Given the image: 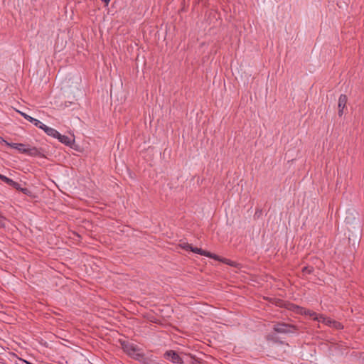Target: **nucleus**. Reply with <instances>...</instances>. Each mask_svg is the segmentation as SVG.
Here are the masks:
<instances>
[{
    "instance_id": "17",
    "label": "nucleus",
    "mask_w": 364,
    "mask_h": 364,
    "mask_svg": "<svg viewBox=\"0 0 364 364\" xmlns=\"http://www.w3.org/2000/svg\"><path fill=\"white\" fill-rule=\"evenodd\" d=\"M102 1H103L106 6H107L110 1V0H102Z\"/></svg>"
},
{
    "instance_id": "14",
    "label": "nucleus",
    "mask_w": 364,
    "mask_h": 364,
    "mask_svg": "<svg viewBox=\"0 0 364 364\" xmlns=\"http://www.w3.org/2000/svg\"><path fill=\"white\" fill-rule=\"evenodd\" d=\"M303 271L304 272H307L308 273H310V272H311L312 269L311 268L309 269L308 267H305V268H304Z\"/></svg>"
},
{
    "instance_id": "2",
    "label": "nucleus",
    "mask_w": 364,
    "mask_h": 364,
    "mask_svg": "<svg viewBox=\"0 0 364 364\" xmlns=\"http://www.w3.org/2000/svg\"><path fill=\"white\" fill-rule=\"evenodd\" d=\"M6 145L17 150L19 153L27 154L31 156H36L40 154V151L37 148L24 144L6 142Z\"/></svg>"
},
{
    "instance_id": "13",
    "label": "nucleus",
    "mask_w": 364,
    "mask_h": 364,
    "mask_svg": "<svg viewBox=\"0 0 364 364\" xmlns=\"http://www.w3.org/2000/svg\"><path fill=\"white\" fill-rule=\"evenodd\" d=\"M5 225V218L0 215V227Z\"/></svg>"
},
{
    "instance_id": "7",
    "label": "nucleus",
    "mask_w": 364,
    "mask_h": 364,
    "mask_svg": "<svg viewBox=\"0 0 364 364\" xmlns=\"http://www.w3.org/2000/svg\"><path fill=\"white\" fill-rule=\"evenodd\" d=\"M41 129H43L48 136L53 138L57 139V137L60 136V133L56 129L49 127L46 124H44Z\"/></svg>"
},
{
    "instance_id": "3",
    "label": "nucleus",
    "mask_w": 364,
    "mask_h": 364,
    "mask_svg": "<svg viewBox=\"0 0 364 364\" xmlns=\"http://www.w3.org/2000/svg\"><path fill=\"white\" fill-rule=\"evenodd\" d=\"M182 247H183V249H185L186 250H191L193 252H195V253H197V254H199V255H204L205 257H210V258H213V259H214L215 260L221 261V262H223L225 263L231 264L228 262V259H221L218 256H217L216 255L212 254L210 252L203 250H202L200 248L193 247L190 244H188V243L183 244V245Z\"/></svg>"
},
{
    "instance_id": "11",
    "label": "nucleus",
    "mask_w": 364,
    "mask_h": 364,
    "mask_svg": "<svg viewBox=\"0 0 364 364\" xmlns=\"http://www.w3.org/2000/svg\"><path fill=\"white\" fill-rule=\"evenodd\" d=\"M57 139L63 144L66 145H70L73 142V139L67 136L62 135L60 134V136L57 137Z\"/></svg>"
},
{
    "instance_id": "4",
    "label": "nucleus",
    "mask_w": 364,
    "mask_h": 364,
    "mask_svg": "<svg viewBox=\"0 0 364 364\" xmlns=\"http://www.w3.org/2000/svg\"><path fill=\"white\" fill-rule=\"evenodd\" d=\"M182 247H183V249H185L186 250H191L193 252H195V253H197V254H199V255H204L205 257H210V258H213V259H214L215 260L221 261V262H223L225 263L231 264L228 262V259H221L218 256H217L216 255L212 254L210 252L203 250H202L200 248L193 247L190 244H188V243L183 244V245Z\"/></svg>"
},
{
    "instance_id": "1",
    "label": "nucleus",
    "mask_w": 364,
    "mask_h": 364,
    "mask_svg": "<svg viewBox=\"0 0 364 364\" xmlns=\"http://www.w3.org/2000/svg\"><path fill=\"white\" fill-rule=\"evenodd\" d=\"M289 309L297 314L308 315L312 319L317 321L319 323H324L325 325L333 328L335 329H341L343 328V325L336 321H334L329 318H326L323 315H318L314 311L304 309V308H301L300 306L291 305Z\"/></svg>"
},
{
    "instance_id": "8",
    "label": "nucleus",
    "mask_w": 364,
    "mask_h": 364,
    "mask_svg": "<svg viewBox=\"0 0 364 364\" xmlns=\"http://www.w3.org/2000/svg\"><path fill=\"white\" fill-rule=\"evenodd\" d=\"M122 348L124 350V351L127 352L129 355H131V356L136 355H134V352H135L136 349L132 345L129 344V343H126L125 341H124L122 343Z\"/></svg>"
},
{
    "instance_id": "6",
    "label": "nucleus",
    "mask_w": 364,
    "mask_h": 364,
    "mask_svg": "<svg viewBox=\"0 0 364 364\" xmlns=\"http://www.w3.org/2000/svg\"><path fill=\"white\" fill-rule=\"evenodd\" d=\"M347 100H348V99H347L346 95H340V97L338 98V103L339 116L343 115L344 109L346 106Z\"/></svg>"
},
{
    "instance_id": "16",
    "label": "nucleus",
    "mask_w": 364,
    "mask_h": 364,
    "mask_svg": "<svg viewBox=\"0 0 364 364\" xmlns=\"http://www.w3.org/2000/svg\"><path fill=\"white\" fill-rule=\"evenodd\" d=\"M0 142L4 143L5 144H6V142H8V141H6L5 139H4L3 137L0 136Z\"/></svg>"
},
{
    "instance_id": "15",
    "label": "nucleus",
    "mask_w": 364,
    "mask_h": 364,
    "mask_svg": "<svg viewBox=\"0 0 364 364\" xmlns=\"http://www.w3.org/2000/svg\"><path fill=\"white\" fill-rule=\"evenodd\" d=\"M19 113L21 114V116H23L24 117V119H26V117L27 116H28L27 114L26 113H23V112H19Z\"/></svg>"
},
{
    "instance_id": "9",
    "label": "nucleus",
    "mask_w": 364,
    "mask_h": 364,
    "mask_svg": "<svg viewBox=\"0 0 364 364\" xmlns=\"http://www.w3.org/2000/svg\"><path fill=\"white\" fill-rule=\"evenodd\" d=\"M0 179L1 181H3L4 182H5L6 183H7L17 189L18 188L19 184L18 183L14 181L12 179L6 177V176L0 174Z\"/></svg>"
},
{
    "instance_id": "12",
    "label": "nucleus",
    "mask_w": 364,
    "mask_h": 364,
    "mask_svg": "<svg viewBox=\"0 0 364 364\" xmlns=\"http://www.w3.org/2000/svg\"><path fill=\"white\" fill-rule=\"evenodd\" d=\"M274 330L279 333H287L289 331V327L285 324L279 323L275 325L274 327Z\"/></svg>"
},
{
    "instance_id": "5",
    "label": "nucleus",
    "mask_w": 364,
    "mask_h": 364,
    "mask_svg": "<svg viewBox=\"0 0 364 364\" xmlns=\"http://www.w3.org/2000/svg\"><path fill=\"white\" fill-rule=\"evenodd\" d=\"M164 357L166 360H170L173 363H180L182 361L180 356L173 350H168L166 352Z\"/></svg>"
},
{
    "instance_id": "10",
    "label": "nucleus",
    "mask_w": 364,
    "mask_h": 364,
    "mask_svg": "<svg viewBox=\"0 0 364 364\" xmlns=\"http://www.w3.org/2000/svg\"><path fill=\"white\" fill-rule=\"evenodd\" d=\"M26 120L33 124L36 127H38L39 129H42V127L44 126V124L42 123L41 121L31 116H27Z\"/></svg>"
}]
</instances>
